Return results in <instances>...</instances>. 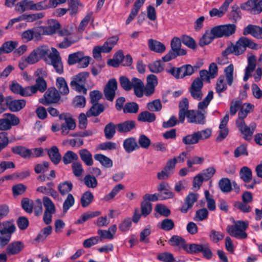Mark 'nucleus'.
<instances>
[{
  "label": "nucleus",
  "mask_w": 262,
  "mask_h": 262,
  "mask_svg": "<svg viewBox=\"0 0 262 262\" xmlns=\"http://www.w3.org/2000/svg\"><path fill=\"white\" fill-rule=\"evenodd\" d=\"M72 169L74 175L77 177L81 176L84 172L81 163L78 161L73 163Z\"/></svg>",
  "instance_id": "64"
},
{
  "label": "nucleus",
  "mask_w": 262,
  "mask_h": 262,
  "mask_svg": "<svg viewBox=\"0 0 262 262\" xmlns=\"http://www.w3.org/2000/svg\"><path fill=\"white\" fill-rule=\"evenodd\" d=\"M239 177L244 182L249 183L252 179V170L248 167L244 166L239 171Z\"/></svg>",
  "instance_id": "43"
},
{
  "label": "nucleus",
  "mask_w": 262,
  "mask_h": 262,
  "mask_svg": "<svg viewBox=\"0 0 262 262\" xmlns=\"http://www.w3.org/2000/svg\"><path fill=\"white\" fill-rule=\"evenodd\" d=\"M75 203V199L71 193H69L63 203V211L66 213Z\"/></svg>",
  "instance_id": "61"
},
{
  "label": "nucleus",
  "mask_w": 262,
  "mask_h": 262,
  "mask_svg": "<svg viewBox=\"0 0 262 262\" xmlns=\"http://www.w3.org/2000/svg\"><path fill=\"white\" fill-rule=\"evenodd\" d=\"M257 45L252 40L246 37H241L235 42V45L231 44L223 51L222 55L227 56L228 55L233 54L238 56L245 52L247 48L251 49H257Z\"/></svg>",
  "instance_id": "2"
},
{
  "label": "nucleus",
  "mask_w": 262,
  "mask_h": 262,
  "mask_svg": "<svg viewBox=\"0 0 262 262\" xmlns=\"http://www.w3.org/2000/svg\"><path fill=\"white\" fill-rule=\"evenodd\" d=\"M203 244H187L185 252L189 254L200 253L202 251Z\"/></svg>",
  "instance_id": "59"
},
{
  "label": "nucleus",
  "mask_w": 262,
  "mask_h": 262,
  "mask_svg": "<svg viewBox=\"0 0 262 262\" xmlns=\"http://www.w3.org/2000/svg\"><path fill=\"white\" fill-rule=\"evenodd\" d=\"M138 104L134 102L126 103L123 107L124 113L136 114L139 111Z\"/></svg>",
  "instance_id": "55"
},
{
  "label": "nucleus",
  "mask_w": 262,
  "mask_h": 262,
  "mask_svg": "<svg viewBox=\"0 0 262 262\" xmlns=\"http://www.w3.org/2000/svg\"><path fill=\"white\" fill-rule=\"evenodd\" d=\"M248 226V222L238 221L235 222L234 225H228L226 230L231 236L237 239H244L247 236L245 230Z\"/></svg>",
  "instance_id": "6"
},
{
  "label": "nucleus",
  "mask_w": 262,
  "mask_h": 262,
  "mask_svg": "<svg viewBox=\"0 0 262 262\" xmlns=\"http://www.w3.org/2000/svg\"><path fill=\"white\" fill-rule=\"evenodd\" d=\"M38 57L40 59L45 58L46 62L53 67L56 72L61 74L63 73V64L59 53L54 48H52L51 52L48 55L49 51V47L43 45L39 46L33 50Z\"/></svg>",
  "instance_id": "1"
},
{
  "label": "nucleus",
  "mask_w": 262,
  "mask_h": 262,
  "mask_svg": "<svg viewBox=\"0 0 262 262\" xmlns=\"http://www.w3.org/2000/svg\"><path fill=\"white\" fill-rule=\"evenodd\" d=\"M59 118L60 120H64L65 121L64 123L61 124L60 127L62 135H67L69 133V130H72L75 128L76 123L71 117H67L64 114H61L59 115Z\"/></svg>",
  "instance_id": "17"
},
{
  "label": "nucleus",
  "mask_w": 262,
  "mask_h": 262,
  "mask_svg": "<svg viewBox=\"0 0 262 262\" xmlns=\"http://www.w3.org/2000/svg\"><path fill=\"white\" fill-rule=\"evenodd\" d=\"M136 122L134 120H126L116 124V129L120 133H126L135 129Z\"/></svg>",
  "instance_id": "26"
},
{
  "label": "nucleus",
  "mask_w": 262,
  "mask_h": 262,
  "mask_svg": "<svg viewBox=\"0 0 262 262\" xmlns=\"http://www.w3.org/2000/svg\"><path fill=\"white\" fill-rule=\"evenodd\" d=\"M18 46L16 41H8L5 42L0 47V52L3 53H9L13 51Z\"/></svg>",
  "instance_id": "41"
},
{
  "label": "nucleus",
  "mask_w": 262,
  "mask_h": 262,
  "mask_svg": "<svg viewBox=\"0 0 262 262\" xmlns=\"http://www.w3.org/2000/svg\"><path fill=\"white\" fill-rule=\"evenodd\" d=\"M12 152L24 159H30L31 151L30 148L23 146H16L12 148Z\"/></svg>",
  "instance_id": "33"
},
{
  "label": "nucleus",
  "mask_w": 262,
  "mask_h": 262,
  "mask_svg": "<svg viewBox=\"0 0 262 262\" xmlns=\"http://www.w3.org/2000/svg\"><path fill=\"white\" fill-rule=\"evenodd\" d=\"M176 163L175 159H169L162 170L157 173L158 178L159 180H165L169 177L174 171Z\"/></svg>",
  "instance_id": "14"
},
{
  "label": "nucleus",
  "mask_w": 262,
  "mask_h": 262,
  "mask_svg": "<svg viewBox=\"0 0 262 262\" xmlns=\"http://www.w3.org/2000/svg\"><path fill=\"white\" fill-rule=\"evenodd\" d=\"M194 68L196 70L198 67L185 64L179 68L172 67L167 71L176 78L180 79L191 75L194 72Z\"/></svg>",
  "instance_id": "8"
},
{
  "label": "nucleus",
  "mask_w": 262,
  "mask_h": 262,
  "mask_svg": "<svg viewBox=\"0 0 262 262\" xmlns=\"http://www.w3.org/2000/svg\"><path fill=\"white\" fill-rule=\"evenodd\" d=\"M156 118L154 113L148 112L143 111L140 113L138 116V120L141 122H152L155 121Z\"/></svg>",
  "instance_id": "39"
},
{
  "label": "nucleus",
  "mask_w": 262,
  "mask_h": 262,
  "mask_svg": "<svg viewBox=\"0 0 262 262\" xmlns=\"http://www.w3.org/2000/svg\"><path fill=\"white\" fill-rule=\"evenodd\" d=\"M241 8L254 13H259L262 12V0H248L242 4Z\"/></svg>",
  "instance_id": "16"
},
{
  "label": "nucleus",
  "mask_w": 262,
  "mask_h": 262,
  "mask_svg": "<svg viewBox=\"0 0 262 262\" xmlns=\"http://www.w3.org/2000/svg\"><path fill=\"white\" fill-rule=\"evenodd\" d=\"M234 66L232 64H229L224 70V73L227 83L231 85L233 81Z\"/></svg>",
  "instance_id": "57"
},
{
  "label": "nucleus",
  "mask_w": 262,
  "mask_h": 262,
  "mask_svg": "<svg viewBox=\"0 0 262 262\" xmlns=\"http://www.w3.org/2000/svg\"><path fill=\"white\" fill-rule=\"evenodd\" d=\"M48 9L47 0H43L36 3H35L32 1H30V10L42 11Z\"/></svg>",
  "instance_id": "49"
},
{
  "label": "nucleus",
  "mask_w": 262,
  "mask_h": 262,
  "mask_svg": "<svg viewBox=\"0 0 262 262\" xmlns=\"http://www.w3.org/2000/svg\"><path fill=\"white\" fill-rule=\"evenodd\" d=\"M101 214L100 211H88L81 215L80 218H79L76 222V224H82L88 220L98 216Z\"/></svg>",
  "instance_id": "46"
},
{
  "label": "nucleus",
  "mask_w": 262,
  "mask_h": 262,
  "mask_svg": "<svg viewBox=\"0 0 262 262\" xmlns=\"http://www.w3.org/2000/svg\"><path fill=\"white\" fill-rule=\"evenodd\" d=\"M5 117L0 119V130H7L10 129L12 126L18 124L19 120L14 114H5Z\"/></svg>",
  "instance_id": "11"
},
{
  "label": "nucleus",
  "mask_w": 262,
  "mask_h": 262,
  "mask_svg": "<svg viewBox=\"0 0 262 262\" xmlns=\"http://www.w3.org/2000/svg\"><path fill=\"white\" fill-rule=\"evenodd\" d=\"M214 39L213 35L210 31H206L199 41V45L201 47L209 44Z\"/></svg>",
  "instance_id": "52"
},
{
  "label": "nucleus",
  "mask_w": 262,
  "mask_h": 262,
  "mask_svg": "<svg viewBox=\"0 0 262 262\" xmlns=\"http://www.w3.org/2000/svg\"><path fill=\"white\" fill-rule=\"evenodd\" d=\"M228 121L229 114L227 113L221 120L219 125V134L216 139V141L221 142L228 136L229 129L226 126Z\"/></svg>",
  "instance_id": "21"
},
{
  "label": "nucleus",
  "mask_w": 262,
  "mask_h": 262,
  "mask_svg": "<svg viewBox=\"0 0 262 262\" xmlns=\"http://www.w3.org/2000/svg\"><path fill=\"white\" fill-rule=\"evenodd\" d=\"M116 125L111 122L107 124L104 129V133L105 138L110 140L112 139L116 133Z\"/></svg>",
  "instance_id": "48"
},
{
  "label": "nucleus",
  "mask_w": 262,
  "mask_h": 262,
  "mask_svg": "<svg viewBox=\"0 0 262 262\" xmlns=\"http://www.w3.org/2000/svg\"><path fill=\"white\" fill-rule=\"evenodd\" d=\"M146 108L150 112H159L162 110V105L160 99H155L147 103Z\"/></svg>",
  "instance_id": "51"
},
{
  "label": "nucleus",
  "mask_w": 262,
  "mask_h": 262,
  "mask_svg": "<svg viewBox=\"0 0 262 262\" xmlns=\"http://www.w3.org/2000/svg\"><path fill=\"white\" fill-rule=\"evenodd\" d=\"M47 26H40V32L41 35H52L56 32L59 28V22L55 19H50L48 21Z\"/></svg>",
  "instance_id": "20"
},
{
  "label": "nucleus",
  "mask_w": 262,
  "mask_h": 262,
  "mask_svg": "<svg viewBox=\"0 0 262 262\" xmlns=\"http://www.w3.org/2000/svg\"><path fill=\"white\" fill-rule=\"evenodd\" d=\"M158 190L161 193L160 200L172 199L174 196V193L171 190L169 184L165 182L160 183L158 187Z\"/></svg>",
  "instance_id": "22"
},
{
  "label": "nucleus",
  "mask_w": 262,
  "mask_h": 262,
  "mask_svg": "<svg viewBox=\"0 0 262 262\" xmlns=\"http://www.w3.org/2000/svg\"><path fill=\"white\" fill-rule=\"evenodd\" d=\"M94 195L90 191L84 192L80 199L81 206L83 208L87 207L93 202Z\"/></svg>",
  "instance_id": "47"
},
{
  "label": "nucleus",
  "mask_w": 262,
  "mask_h": 262,
  "mask_svg": "<svg viewBox=\"0 0 262 262\" xmlns=\"http://www.w3.org/2000/svg\"><path fill=\"white\" fill-rule=\"evenodd\" d=\"M123 147L127 153H130L140 148L135 137H129L125 139L123 143Z\"/></svg>",
  "instance_id": "27"
},
{
  "label": "nucleus",
  "mask_w": 262,
  "mask_h": 262,
  "mask_svg": "<svg viewBox=\"0 0 262 262\" xmlns=\"http://www.w3.org/2000/svg\"><path fill=\"white\" fill-rule=\"evenodd\" d=\"M168 243L170 246L177 248L179 251L183 250L185 251L187 244L183 237L177 235H172Z\"/></svg>",
  "instance_id": "24"
},
{
  "label": "nucleus",
  "mask_w": 262,
  "mask_h": 262,
  "mask_svg": "<svg viewBox=\"0 0 262 262\" xmlns=\"http://www.w3.org/2000/svg\"><path fill=\"white\" fill-rule=\"evenodd\" d=\"M219 186L223 192H229L232 190V185L230 180L227 178H222L219 182Z\"/></svg>",
  "instance_id": "50"
},
{
  "label": "nucleus",
  "mask_w": 262,
  "mask_h": 262,
  "mask_svg": "<svg viewBox=\"0 0 262 262\" xmlns=\"http://www.w3.org/2000/svg\"><path fill=\"white\" fill-rule=\"evenodd\" d=\"M212 134V130L210 128L197 131L191 134L184 136L182 138V142L185 145H193L199 143L200 140H204L208 139Z\"/></svg>",
  "instance_id": "5"
},
{
  "label": "nucleus",
  "mask_w": 262,
  "mask_h": 262,
  "mask_svg": "<svg viewBox=\"0 0 262 262\" xmlns=\"http://www.w3.org/2000/svg\"><path fill=\"white\" fill-rule=\"evenodd\" d=\"M213 98V92L212 91H210L207 95L205 97V98L201 102L198 103V108L199 111H202L204 112L203 113H206V112L205 111V109H206L208 105L209 104L210 101L212 100Z\"/></svg>",
  "instance_id": "40"
},
{
  "label": "nucleus",
  "mask_w": 262,
  "mask_h": 262,
  "mask_svg": "<svg viewBox=\"0 0 262 262\" xmlns=\"http://www.w3.org/2000/svg\"><path fill=\"white\" fill-rule=\"evenodd\" d=\"M89 76L88 72H83L75 75L70 83L71 88L78 93L86 94L87 90L85 88V83Z\"/></svg>",
  "instance_id": "7"
},
{
  "label": "nucleus",
  "mask_w": 262,
  "mask_h": 262,
  "mask_svg": "<svg viewBox=\"0 0 262 262\" xmlns=\"http://www.w3.org/2000/svg\"><path fill=\"white\" fill-rule=\"evenodd\" d=\"M2 226L3 228L0 230V245L3 247L9 243L16 228L14 221L12 220L4 222Z\"/></svg>",
  "instance_id": "4"
},
{
  "label": "nucleus",
  "mask_w": 262,
  "mask_h": 262,
  "mask_svg": "<svg viewBox=\"0 0 262 262\" xmlns=\"http://www.w3.org/2000/svg\"><path fill=\"white\" fill-rule=\"evenodd\" d=\"M203 86V82L199 78H195L192 82L191 86L189 89V92L191 96L196 100H200L203 97L202 91Z\"/></svg>",
  "instance_id": "12"
},
{
  "label": "nucleus",
  "mask_w": 262,
  "mask_h": 262,
  "mask_svg": "<svg viewBox=\"0 0 262 262\" xmlns=\"http://www.w3.org/2000/svg\"><path fill=\"white\" fill-rule=\"evenodd\" d=\"M256 56L254 55L249 56L248 58V65L245 68V75L243 80L247 81L249 78L252 76V73L256 68Z\"/></svg>",
  "instance_id": "25"
},
{
  "label": "nucleus",
  "mask_w": 262,
  "mask_h": 262,
  "mask_svg": "<svg viewBox=\"0 0 262 262\" xmlns=\"http://www.w3.org/2000/svg\"><path fill=\"white\" fill-rule=\"evenodd\" d=\"M182 42L188 48L195 49L196 45L195 40L190 36L183 35L181 37Z\"/></svg>",
  "instance_id": "63"
},
{
  "label": "nucleus",
  "mask_w": 262,
  "mask_h": 262,
  "mask_svg": "<svg viewBox=\"0 0 262 262\" xmlns=\"http://www.w3.org/2000/svg\"><path fill=\"white\" fill-rule=\"evenodd\" d=\"M83 54V53L80 51L70 54L68 56V64L69 65H73L76 63H79L80 59L82 58Z\"/></svg>",
  "instance_id": "58"
},
{
  "label": "nucleus",
  "mask_w": 262,
  "mask_h": 262,
  "mask_svg": "<svg viewBox=\"0 0 262 262\" xmlns=\"http://www.w3.org/2000/svg\"><path fill=\"white\" fill-rule=\"evenodd\" d=\"M73 185L71 181H67L60 182L57 187L58 190L61 195L68 194L73 189Z\"/></svg>",
  "instance_id": "37"
},
{
  "label": "nucleus",
  "mask_w": 262,
  "mask_h": 262,
  "mask_svg": "<svg viewBox=\"0 0 262 262\" xmlns=\"http://www.w3.org/2000/svg\"><path fill=\"white\" fill-rule=\"evenodd\" d=\"M5 102L9 109L14 112L20 111L25 106L26 104L24 99H13L11 97H7L5 98Z\"/></svg>",
  "instance_id": "18"
},
{
  "label": "nucleus",
  "mask_w": 262,
  "mask_h": 262,
  "mask_svg": "<svg viewBox=\"0 0 262 262\" xmlns=\"http://www.w3.org/2000/svg\"><path fill=\"white\" fill-rule=\"evenodd\" d=\"M187 121L189 123L204 124L206 123L205 114L200 111L189 110L187 113Z\"/></svg>",
  "instance_id": "13"
},
{
  "label": "nucleus",
  "mask_w": 262,
  "mask_h": 262,
  "mask_svg": "<svg viewBox=\"0 0 262 262\" xmlns=\"http://www.w3.org/2000/svg\"><path fill=\"white\" fill-rule=\"evenodd\" d=\"M94 157L105 168H111L113 165V161L104 155L97 154L94 155Z\"/></svg>",
  "instance_id": "35"
},
{
  "label": "nucleus",
  "mask_w": 262,
  "mask_h": 262,
  "mask_svg": "<svg viewBox=\"0 0 262 262\" xmlns=\"http://www.w3.org/2000/svg\"><path fill=\"white\" fill-rule=\"evenodd\" d=\"M56 86L62 95H67L69 93L68 84L63 77H58L56 79Z\"/></svg>",
  "instance_id": "42"
},
{
  "label": "nucleus",
  "mask_w": 262,
  "mask_h": 262,
  "mask_svg": "<svg viewBox=\"0 0 262 262\" xmlns=\"http://www.w3.org/2000/svg\"><path fill=\"white\" fill-rule=\"evenodd\" d=\"M104 111V106L100 103H93V106L86 112L88 117L91 116H97Z\"/></svg>",
  "instance_id": "38"
},
{
  "label": "nucleus",
  "mask_w": 262,
  "mask_h": 262,
  "mask_svg": "<svg viewBox=\"0 0 262 262\" xmlns=\"http://www.w3.org/2000/svg\"><path fill=\"white\" fill-rule=\"evenodd\" d=\"M182 40L178 37H174L171 41V49L180 53V54L186 55L187 51L186 50L181 49Z\"/></svg>",
  "instance_id": "44"
},
{
  "label": "nucleus",
  "mask_w": 262,
  "mask_h": 262,
  "mask_svg": "<svg viewBox=\"0 0 262 262\" xmlns=\"http://www.w3.org/2000/svg\"><path fill=\"white\" fill-rule=\"evenodd\" d=\"M43 205L45 207V211L50 213L55 212V207L51 200L47 197L44 196L42 199Z\"/></svg>",
  "instance_id": "62"
},
{
  "label": "nucleus",
  "mask_w": 262,
  "mask_h": 262,
  "mask_svg": "<svg viewBox=\"0 0 262 262\" xmlns=\"http://www.w3.org/2000/svg\"><path fill=\"white\" fill-rule=\"evenodd\" d=\"M146 0H136L134 4L131 12L126 20V25H128L134 19L139 12L140 8L143 5Z\"/></svg>",
  "instance_id": "30"
},
{
  "label": "nucleus",
  "mask_w": 262,
  "mask_h": 262,
  "mask_svg": "<svg viewBox=\"0 0 262 262\" xmlns=\"http://www.w3.org/2000/svg\"><path fill=\"white\" fill-rule=\"evenodd\" d=\"M124 189V186L122 184H118L115 186L111 191L105 194L103 200L105 202H110L114 199L115 196L122 190Z\"/></svg>",
  "instance_id": "36"
},
{
  "label": "nucleus",
  "mask_w": 262,
  "mask_h": 262,
  "mask_svg": "<svg viewBox=\"0 0 262 262\" xmlns=\"http://www.w3.org/2000/svg\"><path fill=\"white\" fill-rule=\"evenodd\" d=\"M100 242V238L98 236H92L83 241L82 246L85 248H90Z\"/></svg>",
  "instance_id": "60"
},
{
  "label": "nucleus",
  "mask_w": 262,
  "mask_h": 262,
  "mask_svg": "<svg viewBox=\"0 0 262 262\" xmlns=\"http://www.w3.org/2000/svg\"><path fill=\"white\" fill-rule=\"evenodd\" d=\"M119 81L121 86L125 91H129L134 89V94L137 97L143 96V82L141 79L133 77L130 80L127 77L122 76L119 77Z\"/></svg>",
  "instance_id": "3"
},
{
  "label": "nucleus",
  "mask_w": 262,
  "mask_h": 262,
  "mask_svg": "<svg viewBox=\"0 0 262 262\" xmlns=\"http://www.w3.org/2000/svg\"><path fill=\"white\" fill-rule=\"evenodd\" d=\"M157 259L163 262H177L173 254L171 253L164 252L160 253L157 255Z\"/></svg>",
  "instance_id": "56"
},
{
  "label": "nucleus",
  "mask_w": 262,
  "mask_h": 262,
  "mask_svg": "<svg viewBox=\"0 0 262 262\" xmlns=\"http://www.w3.org/2000/svg\"><path fill=\"white\" fill-rule=\"evenodd\" d=\"M148 47L150 50L157 53H163L166 50V47L163 43L153 39L148 40Z\"/></svg>",
  "instance_id": "28"
},
{
  "label": "nucleus",
  "mask_w": 262,
  "mask_h": 262,
  "mask_svg": "<svg viewBox=\"0 0 262 262\" xmlns=\"http://www.w3.org/2000/svg\"><path fill=\"white\" fill-rule=\"evenodd\" d=\"M60 95L55 88H49L44 94L43 97L39 99V102L47 105L59 101Z\"/></svg>",
  "instance_id": "9"
},
{
  "label": "nucleus",
  "mask_w": 262,
  "mask_h": 262,
  "mask_svg": "<svg viewBox=\"0 0 262 262\" xmlns=\"http://www.w3.org/2000/svg\"><path fill=\"white\" fill-rule=\"evenodd\" d=\"M84 184L88 188H95L98 185V182L95 177L88 174L83 179Z\"/></svg>",
  "instance_id": "53"
},
{
  "label": "nucleus",
  "mask_w": 262,
  "mask_h": 262,
  "mask_svg": "<svg viewBox=\"0 0 262 262\" xmlns=\"http://www.w3.org/2000/svg\"><path fill=\"white\" fill-rule=\"evenodd\" d=\"M199 195L195 193H189L185 199V202L182 205L180 210L182 213H186L189 209L191 208L194 203L198 199Z\"/></svg>",
  "instance_id": "23"
},
{
  "label": "nucleus",
  "mask_w": 262,
  "mask_h": 262,
  "mask_svg": "<svg viewBox=\"0 0 262 262\" xmlns=\"http://www.w3.org/2000/svg\"><path fill=\"white\" fill-rule=\"evenodd\" d=\"M24 244L22 242H13L8 246L6 252L9 255L17 254L24 248Z\"/></svg>",
  "instance_id": "29"
},
{
  "label": "nucleus",
  "mask_w": 262,
  "mask_h": 262,
  "mask_svg": "<svg viewBox=\"0 0 262 262\" xmlns=\"http://www.w3.org/2000/svg\"><path fill=\"white\" fill-rule=\"evenodd\" d=\"M62 161L65 165L77 161L78 159V155L71 150L67 151L62 157Z\"/></svg>",
  "instance_id": "45"
},
{
  "label": "nucleus",
  "mask_w": 262,
  "mask_h": 262,
  "mask_svg": "<svg viewBox=\"0 0 262 262\" xmlns=\"http://www.w3.org/2000/svg\"><path fill=\"white\" fill-rule=\"evenodd\" d=\"M236 126L243 135L244 139L249 141L251 139L252 136L255 130L256 124L255 122H251L248 126L245 122L238 121L236 122Z\"/></svg>",
  "instance_id": "10"
},
{
  "label": "nucleus",
  "mask_w": 262,
  "mask_h": 262,
  "mask_svg": "<svg viewBox=\"0 0 262 262\" xmlns=\"http://www.w3.org/2000/svg\"><path fill=\"white\" fill-rule=\"evenodd\" d=\"M118 37L116 36L108 38L103 43V46H100L102 49V53H109L111 51L115 45L118 41Z\"/></svg>",
  "instance_id": "34"
},
{
  "label": "nucleus",
  "mask_w": 262,
  "mask_h": 262,
  "mask_svg": "<svg viewBox=\"0 0 262 262\" xmlns=\"http://www.w3.org/2000/svg\"><path fill=\"white\" fill-rule=\"evenodd\" d=\"M41 32H40L39 27L33 28L25 31L21 34V38L25 42H28L33 39L36 40L41 39Z\"/></svg>",
  "instance_id": "19"
},
{
  "label": "nucleus",
  "mask_w": 262,
  "mask_h": 262,
  "mask_svg": "<svg viewBox=\"0 0 262 262\" xmlns=\"http://www.w3.org/2000/svg\"><path fill=\"white\" fill-rule=\"evenodd\" d=\"M227 86L225 80V77L223 76L219 77L216 84L215 90L219 96L221 94L227 90Z\"/></svg>",
  "instance_id": "54"
},
{
  "label": "nucleus",
  "mask_w": 262,
  "mask_h": 262,
  "mask_svg": "<svg viewBox=\"0 0 262 262\" xmlns=\"http://www.w3.org/2000/svg\"><path fill=\"white\" fill-rule=\"evenodd\" d=\"M117 89V81L116 79L115 78L110 79L104 88V94L107 100L113 101Z\"/></svg>",
  "instance_id": "15"
},
{
  "label": "nucleus",
  "mask_w": 262,
  "mask_h": 262,
  "mask_svg": "<svg viewBox=\"0 0 262 262\" xmlns=\"http://www.w3.org/2000/svg\"><path fill=\"white\" fill-rule=\"evenodd\" d=\"M46 150H47L48 155L52 162L55 165L59 164L62 158L58 147L56 146H53L50 148L46 149Z\"/></svg>",
  "instance_id": "31"
},
{
  "label": "nucleus",
  "mask_w": 262,
  "mask_h": 262,
  "mask_svg": "<svg viewBox=\"0 0 262 262\" xmlns=\"http://www.w3.org/2000/svg\"><path fill=\"white\" fill-rule=\"evenodd\" d=\"M78 154L83 162L88 166H91L93 165V159L92 154L90 151L85 148L81 149L79 150Z\"/></svg>",
  "instance_id": "32"
}]
</instances>
